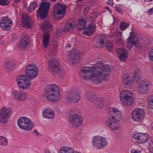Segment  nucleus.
<instances>
[{"mask_svg":"<svg viewBox=\"0 0 153 153\" xmlns=\"http://www.w3.org/2000/svg\"><path fill=\"white\" fill-rule=\"evenodd\" d=\"M107 4H109V5H113V3L112 1L111 0H108L107 1Z\"/></svg>","mask_w":153,"mask_h":153,"instance_id":"49","label":"nucleus"},{"mask_svg":"<svg viewBox=\"0 0 153 153\" xmlns=\"http://www.w3.org/2000/svg\"><path fill=\"white\" fill-rule=\"evenodd\" d=\"M22 23L23 25L27 28L32 26L30 17L27 14H23L22 16Z\"/></svg>","mask_w":153,"mask_h":153,"instance_id":"24","label":"nucleus"},{"mask_svg":"<svg viewBox=\"0 0 153 153\" xmlns=\"http://www.w3.org/2000/svg\"><path fill=\"white\" fill-rule=\"evenodd\" d=\"M134 32L131 31L130 33V35L129 36L127 39V43H128L127 48L130 50L132 48L133 46L137 43L135 40V38L132 36V33Z\"/></svg>","mask_w":153,"mask_h":153,"instance_id":"26","label":"nucleus"},{"mask_svg":"<svg viewBox=\"0 0 153 153\" xmlns=\"http://www.w3.org/2000/svg\"><path fill=\"white\" fill-rule=\"evenodd\" d=\"M129 23L124 22H121L119 28L121 30L123 31L125 30L129 27Z\"/></svg>","mask_w":153,"mask_h":153,"instance_id":"36","label":"nucleus"},{"mask_svg":"<svg viewBox=\"0 0 153 153\" xmlns=\"http://www.w3.org/2000/svg\"><path fill=\"white\" fill-rule=\"evenodd\" d=\"M43 153H55L54 152L50 150L45 148L44 149Z\"/></svg>","mask_w":153,"mask_h":153,"instance_id":"44","label":"nucleus"},{"mask_svg":"<svg viewBox=\"0 0 153 153\" xmlns=\"http://www.w3.org/2000/svg\"><path fill=\"white\" fill-rule=\"evenodd\" d=\"M81 97L78 91L74 89L69 91L65 98L66 100L68 102L75 103L78 102Z\"/></svg>","mask_w":153,"mask_h":153,"instance_id":"11","label":"nucleus"},{"mask_svg":"<svg viewBox=\"0 0 153 153\" xmlns=\"http://www.w3.org/2000/svg\"><path fill=\"white\" fill-rule=\"evenodd\" d=\"M89 7H87L84 10V12L85 11L86 12V13L88 12L89 11Z\"/></svg>","mask_w":153,"mask_h":153,"instance_id":"51","label":"nucleus"},{"mask_svg":"<svg viewBox=\"0 0 153 153\" xmlns=\"http://www.w3.org/2000/svg\"><path fill=\"white\" fill-rule=\"evenodd\" d=\"M69 122L72 127L77 128L82 124V118L79 115L74 114L69 117Z\"/></svg>","mask_w":153,"mask_h":153,"instance_id":"14","label":"nucleus"},{"mask_svg":"<svg viewBox=\"0 0 153 153\" xmlns=\"http://www.w3.org/2000/svg\"><path fill=\"white\" fill-rule=\"evenodd\" d=\"M49 35L48 33H46L43 38V46L46 48L47 47L49 42Z\"/></svg>","mask_w":153,"mask_h":153,"instance_id":"32","label":"nucleus"},{"mask_svg":"<svg viewBox=\"0 0 153 153\" xmlns=\"http://www.w3.org/2000/svg\"><path fill=\"white\" fill-rule=\"evenodd\" d=\"M38 74V69L34 64H29L25 68V75L30 79L36 78Z\"/></svg>","mask_w":153,"mask_h":153,"instance_id":"9","label":"nucleus"},{"mask_svg":"<svg viewBox=\"0 0 153 153\" xmlns=\"http://www.w3.org/2000/svg\"><path fill=\"white\" fill-rule=\"evenodd\" d=\"M20 0H14V2H19Z\"/></svg>","mask_w":153,"mask_h":153,"instance_id":"56","label":"nucleus"},{"mask_svg":"<svg viewBox=\"0 0 153 153\" xmlns=\"http://www.w3.org/2000/svg\"><path fill=\"white\" fill-rule=\"evenodd\" d=\"M13 25L12 21L8 17H4L0 20V27L4 31L10 30Z\"/></svg>","mask_w":153,"mask_h":153,"instance_id":"18","label":"nucleus"},{"mask_svg":"<svg viewBox=\"0 0 153 153\" xmlns=\"http://www.w3.org/2000/svg\"><path fill=\"white\" fill-rule=\"evenodd\" d=\"M42 115L43 117L46 119H53L55 114L53 110L49 108L45 109L42 111Z\"/></svg>","mask_w":153,"mask_h":153,"instance_id":"27","label":"nucleus"},{"mask_svg":"<svg viewBox=\"0 0 153 153\" xmlns=\"http://www.w3.org/2000/svg\"><path fill=\"white\" fill-rule=\"evenodd\" d=\"M115 9H116V10L117 11L119 12L122 11V9L120 7H117L116 6H115Z\"/></svg>","mask_w":153,"mask_h":153,"instance_id":"48","label":"nucleus"},{"mask_svg":"<svg viewBox=\"0 0 153 153\" xmlns=\"http://www.w3.org/2000/svg\"><path fill=\"white\" fill-rule=\"evenodd\" d=\"M151 85L149 82H142L138 86L137 90L138 93L141 94H146L148 91V87Z\"/></svg>","mask_w":153,"mask_h":153,"instance_id":"23","label":"nucleus"},{"mask_svg":"<svg viewBox=\"0 0 153 153\" xmlns=\"http://www.w3.org/2000/svg\"><path fill=\"white\" fill-rule=\"evenodd\" d=\"M34 133L35 134V135L36 136H38L39 134V133L37 131V130L36 129H35L33 131Z\"/></svg>","mask_w":153,"mask_h":153,"instance_id":"50","label":"nucleus"},{"mask_svg":"<svg viewBox=\"0 0 153 153\" xmlns=\"http://www.w3.org/2000/svg\"><path fill=\"white\" fill-rule=\"evenodd\" d=\"M48 68L50 71L60 75H63L65 73L64 70L61 68L59 61L56 59H52L49 62Z\"/></svg>","mask_w":153,"mask_h":153,"instance_id":"8","label":"nucleus"},{"mask_svg":"<svg viewBox=\"0 0 153 153\" xmlns=\"http://www.w3.org/2000/svg\"><path fill=\"white\" fill-rule=\"evenodd\" d=\"M108 114L111 115L108 117L105 120V123L113 131H117L120 128L119 123L122 118V112L116 108H111L108 109Z\"/></svg>","mask_w":153,"mask_h":153,"instance_id":"2","label":"nucleus"},{"mask_svg":"<svg viewBox=\"0 0 153 153\" xmlns=\"http://www.w3.org/2000/svg\"><path fill=\"white\" fill-rule=\"evenodd\" d=\"M149 58L150 60L153 61V48L149 52Z\"/></svg>","mask_w":153,"mask_h":153,"instance_id":"42","label":"nucleus"},{"mask_svg":"<svg viewBox=\"0 0 153 153\" xmlns=\"http://www.w3.org/2000/svg\"><path fill=\"white\" fill-rule=\"evenodd\" d=\"M123 78V83L125 87L126 88H130L133 82V80L131 79L130 74L127 73L124 74Z\"/></svg>","mask_w":153,"mask_h":153,"instance_id":"22","label":"nucleus"},{"mask_svg":"<svg viewBox=\"0 0 153 153\" xmlns=\"http://www.w3.org/2000/svg\"><path fill=\"white\" fill-rule=\"evenodd\" d=\"M133 138L139 144L146 143L149 139V135L147 133L135 132L132 135Z\"/></svg>","mask_w":153,"mask_h":153,"instance_id":"17","label":"nucleus"},{"mask_svg":"<svg viewBox=\"0 0 153 153\" xmlns=\"http://www.w3.org/2000/svg\"><path fill=\"white\" fill-rule=\"evenodd\" d=\"M30 42L27 36H24L20 41V47L24 48L27 46Z\"/></svg>","mask_w":153,"mask_h":153,"instance_id":"29","label":"nucleus"},{"mask_svg":"<svg viewBox=\"0 0 153 153\" xmlns=\"http://www.w3.org/2000/svg\"><path fill=\"white\" fill-rule=\"evenodd\" d=\"M117 41L118 42H121L122 40L120 38H118L117 39Z\"/></svg>","mask_w":153,"mask_h":153,"instance_id":"54","label":"nucleus"},{"mask_svg":"<svg viewBox=\"0 0 153 153\" xmlns=\"http://www.w3.org/2000/svg\"><path fill=\"white\" fill-rule=\"evenodd\" d=\"M116 52L120 60L121 61H125L127 58V51L125 49L123 48H119L117 50Z\"/></svg>","mask_w":153,"mask_h":153,"instance_id":"25","label":"nucleus"},{"mask_svg":"<svg viewBox=\"0 0 153 153\" xmlns=\"http://www.w3.org/2000/svg\"><path fill=\"white\" fill-rule=\"evenodd\" d=\"M8 143V140L6 137L0 136V145L5 146H7Z\"/></svg>","mask_w":153,"mask_h":153,"instance_id":"37","label":"nucleus"},{"mask_svg":"<svg viewBox=\"0 0 153 153\" xmlns=\"http://www.w3.org/2000/svg\"><path fill=\"white\" fill-rule=\"evenodd\" d=\"M44 96L50 102H57L61 97L59 86L55 84L49 85L45 90Z\"/></svg>","mask_w":153,"mask_h":153,"instance_id":"3","label":"nucleus"},{"mask_svg":"<svg viewBox=\"0 0 153 153\" xmlns=\"http://www.w3.org/2000/svg\"><path fill=\"white\" fill-rule=\"evenodd\" d=\"M153 13V7L149 10L147 12V14L149 15H150Z\"/></svg>","mask_w":153,"mask_h":153,"instance_id":"46","label":"nucleus"},{"mask_svg":"<svg viewBox=\"0 0 153 153\" xmlns=\"http://www.w3.org/2000/svg\"><path fill=\"white\" fill-rule=\"evenodd\" d=\"M17 123L20 128L27 131H30L33 127V124L31 120L25 117H20Z\"/></svg>","mask_w":153,"mask_h":153,"instance_id":"5","label":"nucleus"},{"mask_svg":"<svg viewBox=\"0 0 153 153\" xmlns=\"http://www.w3.org/2000/svg\"><path fill=\"white\" fill-rule=\"evenodd\" d=\"M132 78L136 82H138L140 79V73L139 70L137 69L134 71Z\"/></svg>","mask_w":153,"mask_h":153,"instance_id":"34","label":"nucleus"},{"mask_svg":"<svg viewBox=\"0 0 153 153\" xmlns=\"http://www.w3.org/2000/svg\"><path fill=\"white\" fill-rule=\"evenodd\" d=\"M13 97L14 99L24 101L27 99V93L22 91L15 90L12 93Z\"/></svg>","mask_w":153,"mask_h":153,"instance_id":"21","label":"nucleus"},{"mask_svg":"<svg viewBox=\"0 0 153 153\" xmlns=\"http://www.w3.org/2000/svg\"><path fill=\"white\" fill-rule=\"evenodd\" d=\"M75 27V25L72 23H67L64 26V30L65 33L71 30Z\"/></svg>","mask_w":153,"mask_h":153,"instance_id":"33","label":"nucleus"},{"mask_svg":"<svg viewBox=\"0 0 153 153\" xmlns=\"http://www.w3.org/2000/svg\"><path fill=\"white\" fill-rule=\"evenodd\" d=\"M145 0L146 1H147L151 2V1H152L153 0Z\"/></svg>","mask_w":153,"mask_h":153,"instance_id":"58","label":"nucleus"},{"mask_svg":"<svg viewBox=\"0 0 153 153\" xmlns=\"http://www.w3.org/2000/svg\"><path fill=\"white\" fill-rule=\"evenodd\" d=\"M11 112L8 108L3 107L0 110V122L4 124L9 121V117Z\"/></svg>","mask_w":153,"mask_h":153,"instance_id":"15","label":"nucleus"},{"mask_svg":"<svg viewBox=\"0 0 153 153\" xmlns=\"http://www.w3.org/2000/svg\"><path fill=\"white\" fill-rule=\"evenodd\" d=\"M50 4L47 2H42L40 7L37 11L36 16L42 19H44L48 15L50 7Z\"/></svg>","mask_w":153,"mask_h":153,"instance_id":"7","label":"nucleus"},{"mask_svg":"<svg viewBox=\"0 0 153 153\" xmlns=\"http://www.w3.org/2000/svg\"><path fill=\"white\" fill-rule=\"evenodd\" d=\"M96 27L95 25L94 24L89 25L87 27V30L84 32V34L87 36H91L93 33Z\"/></svg>","mask_w":153,"mask_h":153,"instance_id":"28","label":"nucleus"},{"mask_svg":"<svg viewBox=\"0 0 153 153\" xmlns=\"http://www.w3.org/2000/svg\"><path fill=\"white\" fill-rule=\"evenodd\" d=\"M145 115V113L143 109L137 108L132 111L131 117L134 121L140 122L144 119Z\"/></svg>","mask_w":153,"mask_h":153,"instance_id":"13","label":"nucleus"},{"mask_svg":"<svg viewBox=\"0 0 153 153\" xmlns=\"http://www.w3.org/2000/svg\"><path fill=\"white\" fill-rule=\"evenodd\" d=\"M105 8L107 9V10H108L109 11V12L111 13V9H109V7H105Z\"/></svg>","mask_w":153,"mask_h":153,"instance_id":"52","label":"nucleus"},{"mask_svg":"<svg viewBox=\"0 0 153 153\" xmlns=\"http://www.w3.org/2000/svg\"><path fill=\"white\" fill-rule=\"evenodd\" d=\"M97 39L100 45L102 47L106 46L107 49L109 51L112 50V44L109 42L105 36L102 35H97Z\"/></svg>","mask_w":153,"mask_h":153,"instance_id":"19","label":"nucleus"},{"mask_svg":"<svg viewBox=\"0 0 153 153\" xmlns=\"http://www.w3.org/2000/svg\"><path fill=\"white\" fill-rule=\"evenodd\" d=\"M5 68L8 71L13 69L14 66L15 65V62L13 61H7L5 63Z\"/></svg>","mask_w":153,"mask_h":153,"instance_id":"31","label":"nucleus"},{"mask_svg":"<svg viewBox=\"0 0 153 153\" xmlns=\"http://www.w3.org/2000/svg\"><path fill=\"white\" fill-rule=\"evenodd\" d=\"M83 0H78V1H83Z\"/></svg>","mask_w":153,"mask_h":153,"instance_id":"60","label":"nucleus"},{"mask_svg":"<svg viewBox=\"0 0 153 153\" xmlns=\"http://www.w3.org/2000/svg\"><path fill=\"white\" fill-rule=\"evenodd\" d=\"M92 143L94 147L98 149H101L106 146L108 143L106 139L100 136H95L92 138Z\"/></svg>","mask_w":153,"mask_h":153,"instance_id":"12","label":"nucleus"},{"mask_svg":"<svg viewBox=\"0 0 153 153\" xmlns=\"http://www.w3.org/2000/svg\"><path fill=\"white\" fill-rule=\"evenodd\" d=\"M86 97L89 100L94 102L96 106L98 108H101L103 106L104 102L103 99L102 97L98 98L96 100L97 98L96 96L92 94H89V95L87 94Z\"/></svg>","mask_w":153,"mask_h":153,"instance_id":"20","label":"nucleus"},{"mask_svg":"<svg viewBox=\"0 0 153 153\" xmlns=\"http://www.w3.org/2000/svg\"><path fill=\"white\" fill-rule=\"evenodd\" d=\"M2 43V41L1 40H0V44H1Z\"/></svg>","mask_w":153,"mask_h":153,"instance_id":"59","label":"nucleus"},{"mask_svg":"<svg viewBox=\"0 0 153 153\" xmlns=\"http://www.w3.org/2000/svg\"><path fill=\"white\" fill-rule=\"evenodd\" d=\"M118 32H119V33H120V36L121 37V35H122V32H120V31H119Z\"/></svg>","mask_w":153,"mask_h":153,"instance_id":"57","label":"nucleus"},{"mask_svg":"<svg viewBox=\"0 0 153 153\" xmlns=\"http://www.w3.org/2000/svg\"><path fill=\"white\" fill-rule=\"evenodd\" d=\"M58 46V43L56 41L53 42V43L52 46L51 50L53 52H55L56 51V49Z\"/></svg>","mask_w":153,"mask_h":153,"instance_id":"39","label":"nucleus"},{"mask_svg":"<svg viewBox=\"0 0 153 153\" xmlns=\"http://www.w3.org/2000/svg\"><path fill=\"white\" fill-rule=\"evenodd\" d=\"M41 28L45 29L46 31L51 30L53 28L51 23L48 21H44L41 24Z\"/></svg>","mask_w":153,"mask_h":153,"instance_id":"30","label":"nucleus"},{"mask_svg":"<svg viewBox=\"0 0 153 153\" xmlns=\"http://www.w3.org/2000/svg\"><path fill=\"white\" fill-rule=\"evenodd\" d=\"M9 4V2L7 0H0V4L3 6H6Z\"/></svg>","mask_w":153,"mask_h":153,"instance_id":"41","label":"nucleus"},{"mask_svg":"<svg viewBox=\"0 0 153 153\" xmlns=\"http://www.w3.org/2000/svg\"><path fill=\"white\" fill-rule=\"evenodd\" d=\"M71 45L69 44H67L66 46V48H69L70 47V46H71Z\"/></svg>","mask_w":153,"mask_h":153,"instance_id":"53","label":"nucleus"},{"mask_svg":"<svg viewBox=\"0 0 153 153\" xmlns=\"http://www.w3.org/2000/svg\"><path fill=\"white\" fill-rule=\"evenodd\" d=\"M150 140L151 142L153 144V137H151Z\"/></svg>","mask_w":153,"mask_h":153,"instance_id":"55","label":"nucleus"},{"mask_svg":"<svg viewBox=\"0 0 153 153\" xmlns=\"http://www.w3.org/2000/svg\"><path fill=\"white\" fill-rule=\"evenodd\" d=\"M132 95V93L130 91L123 90L120 94V101L124 105L129 106L133 102Z\"/></svg>","mask_w":153,"mask_h":153,"instance_id":"4","label":"nucleus"},{"mask_svg":"<svg viewBox=\"0 0 153 153\" xmlns=\"http://www.w3.org/2000/svg\"><path fill=\"white\" fill-rule=\"evenodd\" d=\"M111 73V68L101 61H98L91 67L82 68L79 71L80 77L83 80H91L94 82L100 83L107 81Z\"/></svg>","mask_w":153,"mask_h":153,"instance_id":"1","label":"nucleus"},{"mask_svg":"<svg viewBox=\"0 0 153 153\" xmlns=\"http://www.w3.org/2000/svg\"><path fill=\"white\" fill-rule=\"evenodd\" d=\"M148 104L149 107L150 108L153 109V96L149 97Z\"/></svg>","mask_w":153,"mask_h":153,"instance_id":"40","label":"nucleus"},{"mask_svg":"<svg viewBox=\"0 0 153 153\" xmlns=\"http://www.w3.org/2000/svg\"><path fill=\"white\" fill-rule=\"evenodd\" d=\"M131 153H141V151L137 150L134 149H132L131 150Z\"/></svg>","mask_w":153,"mask_h":153,"instance_id":"45","label":"nucleus"},{"mask_svg":"<svg viewBox=\"0 0 153 153\" xmlns=\"http://www.w3.org/2000/svg\"><path fill=\"white\" fill-rule=\"evenodd\" d=\"M86 20L84 18H82L79 19L78 27L79 26L81 27L79 28L80 30L82 29L85 28L86 27Z\"/></svg>","mask_w":153,"mask_h":153,"instance_id":"35","label":"nucleus"},{"mask_svg":"<svg viewBox=\"0 0 153 153\" xmlns=\"http://www.w3.org/2000/svg\"><path fill=\"white\" fill-rule=\"evenodd\" d=\"M16 81L18 86L22 89H28L31 85L30 81L25 74L19 75Z\"/></svg>","mask_w":153,"mask_h":153,"instance_id":"10","label":"nucleus"},{"mask_svg":"<svg viewBox=\"0 0 153 153\" xmlns=\"http://www.w3.org/2000/svg\"><path fill=\"white\" fill-rule=\"evenodd\" d=\"M82 138V135L81 134H77L76 135V138L77 140H80Z\"/></svg>","mask_w":153,"mask_h":153,"instance_id":"47","label":"nucleus"},{"mask_svg":"<svg viewBox=\"0 0 153 153\" xmlns=\"http://www.w3.org/2000/svg\"><path fill=\"white\" fill-rule=\"evenodd\" d=\"M80 53L77 50L71 51L67 57V61L71 65H74L79 62L80 60Z\"/></svg>","mask_w":153,"mask_h":153,"instance_id":"16","label":"nucleus"},{"mask_svg":"<svg viewBox=\"0 0 153 153\" xmlns=\"http://www.w3.org/2000/svg\"><path fill=\"white\" fill-rule=\"evenodd\" d=\"M56 35L57 36L56 37L57 39H58L62 35V32L59 30H57L56 33Z\"/></svg>","mask_w":153,"mask_h":153,"instance_id":"43","label":"nucleus"},{"mask_svg":"<svg viewBox=\"0 0 153 153\" xmlns=\"http://www.w3.org/2000/svg\"><path fill=\"white\" fill-rule=\"evenodd\" d=\"M37 4L36 2L32 3L28 8L27 10L28 12L31 13L33 11L36 7Z\"/></svg>","mask_w":153,"mask_h":153,"instance_id":"38","label":"nucleus"},{"mask_svg":"<svg viewBox=\"0 0 153 153\" xmlns=\"http://www.w3.org/2000/svg\"><path fill=\"white\" fill-rule=\"evenodd\" d=\"M94 14H96V13H94Z\"/></svg>","mask_w":153,"mask_h":153,"instance_id":"61","label":"nucleus"},{"mask_svg":"<svg viewBox=\"0 0 153 153\" xmlns=\"http://www.w3.org/2000/svg\"><path fill=\"white\" fill-rule=\"evenodd\" d=\"M66 5L59 3L53 7V15L56 19H62L64 16L66 12Z\"/></svg>","mask_w":153,"mask_h":153,"instance_id":"6","label":"nucleus"}]
</instances>
